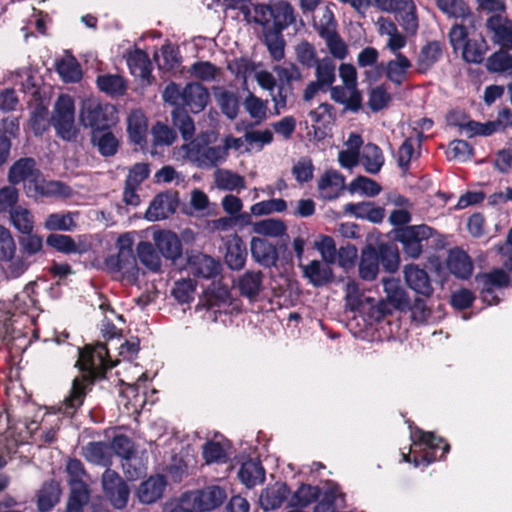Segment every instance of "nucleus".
Returning <instances> with one entry per match:
<instances>
[{
  "mask_svg": "<svg viewBox=\"0 0 512 512\" xmlns=\"http://www.w3.org/2000/svg\"><path fill=\"white\" fill-rule=\"evenodd\" d=\"M98 88L111 96L123 95L126 90L124 79L119 75H100L97 77Z\"/></svg>",
  "mask_w": 512,
  "mask_h": 512,
  "instance_id": "5fc2aeb1",
  "label": "nucleus"
},
{
  "mask_svg": "<svg viewBox=\"0 0 512 512\" xmlns=\"http://www.w3.org/2000/svg\"><path fill=\"white\" fill-rule=\"evenodd\" d=\"M175 155L199 167H212L227 158L226 148H223V145L205 146L196 141L183 144L175 151Z\"/></svg>",
  "mask_w": 512,
  "mask_h": 512,
  "instance_id": "39448f33",
  "label": "nucleus"
},
{
  "mask_svg": "<svg viewBox=\"0 0 512 512\" xmlns=\"http://www.w3.org/2000/svg\"><path fill=\"white\" fill-rule=\"evenodd\" d=\"M250 250L254 261L265 268L275 266L278 261L277 248L267 239L253 237L250 243Z\"/></svg>",
  "mask_w": 512,
  "mask_h": 512,
  "instance_id": "a211bd4d",
  "label": "nucleus"
},
{
  "mask_svg": "<svg viewBox=\"0 0 512 512\" xmlns=\"http://www.w3.org/2000/svg\"><path fill=\"white\" fill-rule=\"evenodd\" d=\"M225 263L232 270H241L246 263L247 249L243 241L235 236L227 243Z\"/></svg>",
  "mask_w": 512,
  "mask_h": 512,
  "instance_id": "2f4dec72",
  "label": "nucleus"
},
{
  "mask_svg": "<svg viewBox=\"0 0 512 512\" xmlns=\"http://www.w3.org/2000/svg\"><path fill=\"white\" fill-rule=\"evenodd\" d=\"M102 487L105 497L115 508L122 509L127 505L130 490L118 473L106 469L102 475Z\"/></svg>",
  "mask_w": 512,
  "mask_h": 512,
  "instance_id": "9d476101",
  "label": "nucleus"
},
{
  "mask_svg": "<svg viewBox=\"0 0 512 512\" xmlns=\"http://www.w3.org/2000/svg\"><path fill=\"white\" fill-rule=\"evenodd\" d=\"M272 14L274 30L283 31L296 21L294 8L283 0L272 5Z\"/></svg>",
  "mask_w": 512,
  "mask_h": 512,
  "instance_id": "72a5a7b5",
  "label": "nucleus"
},
{
  "mask_svg": "<svg viewBox=\"0 0 512 512\" xmlns=\"http://www.w3.org/2000/svg\"><path fill=\"white\" fill-rule=\"evenodd\" d=\"M290 490L285 483H275L262 491L259 499L261 507L266 510H275L279 508L287 499Z\"/></svg>",
  "mask_w": 512,
  "mask_h": 512,
  "instance_id": "393cba45",
  "label": "nucleus"
},
{
  "mask_svg": "<svg viewBox=\"0 0 512 512\" xmlns=\"http://www.w3.org/2000/svg\"><path fill=\"white\" fill-rule=\"evenodd\" d=\"M166 485L167 482L163 475L150 476L139 485L137 497L141 503H154L162 497Z\"/></svg>",
  "mask_w": 512,
  "mask_h": 512,
  "instance_id": "aec40b11",
  "label": "nucleus"
},
{
  "mask_svg": "<svg viewBox=\"0 0 512 512\" xmlns=\"http://www.w3.org/2000/svg\"><path fill=\"white\" fill-rule=\"evenodd\" d=\"M360 162L366 172L370 174H376L384 165V156L381 149L377 145L368 143L362 150Z\"/></svg>",
  "mask_w": 512,
  "mask_h": 512,
  "instance_id": "58836bf2",
  "label": "nucleus"
},
{
  "mask_svg": "<svg viewBox=\"0 0 512 512\" xmlns=\"http://www.w3.org/2000/svg\"><path fill=\"white\" fill-rule=\"evenodd\" d=\"M166 103L178 108H188L192 113L202 112L210 99L208 90L197 82L187 83L184 87L174 82L168 84L163 91Z\"/></svg>",
  "mask_w": 512,
  "mask_h": 512,
  "instance_id": "f03ea898",
  "label": "nucleus"
},
{
  "mask_svg": "<svg viewBox=\"0 0 512 512\" xmlns=\"http://www.w3.org/2000/svg\"><path fill=\"white\" fill-rule=\"evenodd\" d=\"M126 61L133 76L142 80H149L151 75V62L144 51L136 49L129 52Z\"/></svg>",
  "mask_w": 512,
  "mask_h": 512,
  "instance_id": "473e14b6",
  "label": "nucleus"
},
{
  "mask_svg": "<svg viewBox=\"0 0 512 512\" xmlns=\"http://www.w3.org/2000/svg\"><path fill=\"white\" fill-rule=\"evenodd\" d=\"M410 438L412 440L411 453H416V447L420 448L422 452L421 459L414 456V465L417 467L424 463L426 466L435 460H441L449 451V444L444 443L442 448L440 445L443 443L442 438H437L433 433L424 432L420 429L411 431Z\"/></svg>",
  "mask_w": 512,
  "mask_h": 512,
  "instance_id": "20e7f679",
  "label": "nucleus"
},
{
  "mask_svg": "<svg viewBox=\"0 0 512 512\" xmlns=\"http://www.w3.org/2000/svg\"><path fill=\"white\" fill-rule=\"evenodd\" d=\"M77 366L87 374L73 380L70 393L60 406V412L68 417H72L82 406L88 385L92 384L95 378L103 376L114 365L109 359L107 347L98 343L93 347L87 346L84 350H79Z\"/></svg>",
  "mask_w": 512,
  "mask_h": 512,
  "instance_id": "f257e3e1",
  "label": "nucleus"
},
{
  "mask_svg": "<svg viewBox=\"0 0 512 512\" xmlns=\"http://www.w3.org/2000/svg\"><path fill=\"white\" fill-rule=\"evenodd\" d=\"M60 494L61 490L56 482H45L37 494V506L39 511H50L58 503Z\"/></svg>",
  "mask_w": 512,
  "mask_h": 512,
  "instance_id": "c9c22d12",
  "label": "nucleus"
},
{
  "mask_svg": "<svg viewBox=\"0 0 512 512\" xmlns=\"http://www.w3.org/2000/svg\"><path fill=\"white\" fill-rule=\"evenodd\" d=\"M330 87V96L333 101L343 104L347 110L353 112L360 109L362 97L358 89H352L346 85Z\"/></svg>",
  "mask_w": 512,
  "mask_h": 512,
  "instance_id": "bb28decb",
  "label": "nucleus"
},
{
  "mask_svg": "<svg viewBox=\"0 0 512 512\" xmlns=\"http://www.w3.org/2000/svg\"><path fill=\"white\" fill-rule=\"evenodd\" d=\"M214 182L218 189L224 191H240L246 187L243 176L227 169H217L214 172Z\"/></svg>",
  "mask_w": 512,
  "mask_h": 512,
  "instance_id": "4c0bfd02",
  "label": "nucleus"
},
{
  "mask_svg": "<svg viewBox=\"0 0 512 512\" xmlns=\"http://www.w3.org/2000/svg\"><path fill=\"white\" fill-rule=\"evenodd\" d=\"M119 251L116 256H111L108 264L117 271H128L135 264L130 240L126 236L118 239Z\"/></svg>",
  "mask_w": 512,
  "mask_h": 512,
  "instance_id": "c756f323",
  "label": "nucleus"
},
{
  "mask_svg": "<svg viewBox=\"0 0 512 512\" xmlns=\"http://www.w3.org/2000/svg\"><path fill=\"white\" fill-rule=\"evenodd\" d=\"M343 503V494L339 491V487L333 484L327 489L323 498L315 506L314 512H335L337 508L342 507Z\"/></svg>",
  "mask_w": 512,
  "mask_h": 512,
  "instance_id": "09e8293b",
  "label": "nucleus"
},
{
  "mask_svg": "<svg viewBox=\"0 0 512 512\" xmlns=\"http://www.w3.org/2000/svg\"><path fill=\"white\" fill-rule=\"evenodd\" d=\"M449 271L460 279H468L473 272V263L470 257L461 249H452L447 259Z\"/></svg>",
  "mask_w": 512,
  "mask_h": 512,
  "instance_id": "5701e85b",
  "label": "nucleus"
},
{
  "mask_svg": "<svg viewBox=\"0 0 512 512\" xmlns=\"http://www.w3.org/2000/svg\"><path fill=\"white\" fill-rule=\"evenodd\" d=\"M173 124L181 133L184 140H190L195 134V125L193 119L187 111L182 108L175 107L171 113Z\"/></svg>",
  "mask_w": 512,
  "mask_h": 512,
  "instance_id": "864d4df0",
  "label": "nucleus"
},
{
  "mask_svg": "<svg viewBox=\"0 0 512 512\" xmlns=\"http://www.w3.org/2000/svg\"><path fill=\"white\" fill-rule=\"evenodd\" d=\"M32 261L17 251L11 232L0 225V274L6 280L20 278Z\"/></svg>",
  "mask_w": 512,
  "mask_h": 512,
  "instance_id": "7ed1b4c3",
  "label": "nucleus"
},
{
  "mask_svg": "<svg viewBox=\"0 0 512 512\" xmlns=\"http://www.w3.org/2000/svg\"><path fill=\"white\" fill-rule=\"evenodd\" d=\"M46 243L48 246L65 254L83 252V250L77 246L74 239L65 234H50L46 239Z\"/></svg>",
  "mask_w": 512,
  "mask_h": 512,
  "instance_id": "680f3d73",
  "label": "nucleus"
},
{
  "mask_svg": "<svg viewBox=\"0 0 512 512\" xmlns=\"http://www.w3.org/2000/svg\"><path fill=\"white\" fill-rule=\"evenodd\" d=\"M147 119L140 110L132 111L127 119V131L131 141L141 145L147 135Z\"/></svg>",
  "mask_w": 512,
  "mask_h": 512,
  "instance_id": "f704fd0d",
  "label": "nucleus"
},
{
  "mask_svg": "<svg viewBox=\"0 0 512 512\" xmlns=\"http://www.w3.org/2000/svg\"><path fill=\"white\" fill-rule=\"evenodd\" d=\"M13 227L22 234H29L34 229V216L32 212L21 205H17L9 213Z\"/></svg>",
  "mask_w": 512,
  "mask_h": 512,
  "instance_id": "c03bdc74",
  "label": "nucleus"
},
{
  "mask_svg": "<svg viewBox=\"0 0 512 512\" xmlns=\"http://www.w3.org/2000/svg\"><path fill=\"white\" fill-rule=\"evenodd\" d=\"M330 263L312 260L307 265H300L303 274L315 286H323L332 280L333 272L329 266Z\"/></svg>",
  "mask_w": 512,
  "mask_h": 512,
  "instance_id": "b1692460",
  "label": "nucleus"
},
{
  "mask_svg": "<svg viewBox=\"0 0 512 512\" xmlns=\"http://www.w3.org/2000/svg\"><path fill=\"white\" fill-rule=\"evenodd\" d=\"M486 68L491 72L508 71L512 69V55L508 53V50L501 49L488 57Z\"/></svg>",
  "mask_w": 512,
  "mask_h": 512,
  "instance_id": "774afa93",
  "label": "nucleus"
},
{
  "mask_svg": "<svg viewBox=\"0 0 512 512\" xmlns=\"http://www.w3.org/2000/svg\"><path fill=\"white\" fill-rule=\"evenodd\" d=\"M345 179L336 170L326 171L318 181V190L322 198L327 200L336 199L343 191Z\"/></svg>",
  "mask_w": 512,
  "mask_h": 512,
  "instance_id": "412c9836",
  "label": "nucleus"
},
{
  "mask_svg": "<svg viewBox=\"0 0 512 512\" xmlns=\"http://www.w3.org/2000/svg\"><path fill=\"white\" fill-rule=\"evenodd\" d=\"M78 215V212L51 213L46 217L43 226L48 231H73Z\"/></svg>",
  "mask_w": 512,
  "mask_h": 512,
  "instance_id": "e433bc0d",
  "label": "nucleus"
},
{
  "mask_svg": "<svg viewBox=\"0 0 512 512\" xmlns=\"http://www.w3.org/2000/svg\"><path fill=\"white\" fill-rule=\"evenodd\" d=\"M244 108L252 119L257 123L264 121L267 117L268 101L250 93L243 102Z\"/></svg>",
  "mask_w": 512,
  "mask_h": 512,
  "instance_id": "bf43d9fd",
  "label": "nucleus"
},
{
  "mask_svg": "<svg viewBox=\"0 0 512 512\" xmlns=\"http://www.w3.org/2000/svg\"><path fill=\"white\" fill-rule=\"evenodd\" d=\"M196 283L192 279L176 281L171 291L172 296L180 304L190 303L194 300Z\"/></svg>",
  "mask_w": 512,
  "mask_h": 512,
  "instance_id": "0e129e2a",
  "label": "nucleus"
},
{
  "mask_svg": "<svg viewBox=\"0 0 512 512\" xmlns=\"http://www.w3.org/2000/svg\"><path fill=\"white\" fill-rule=\"evenodd\" d=\"M238 476L243 484L251 488L264 481L265 471L259 461L250 459L242 464Z\"/></svg>",
  "mask_w": 512,
  "mask_h": 512,
  "instance_id": "a19ab883",
  "label": "nucleus"
},
{
  "mask_svg": "<svg viewBox=\"0 0 512 512\" xmlns=\"http://www.w3.org/2000/svg\"><path fill=\"white\" fill-rule=\"evenodd\" d=\"M139 261L152 272L161 268V258L153 245L149 242H140L137 246Z\"/></svg>",
  "mask_w": 512,
  "mask_h": 512,
  "instance_id": "3c124183",
  "label": "nucleus"
},
{
  "mask_svg": "<svg viewBox=\"0 0 512 512\" xmlns=\"http://www.w3.org/2000/svg\"><path fill=\"white\" fill-rule=\"evenodd\" d=\"M337 26L334 13L329 6L322 8L314 20V28L320 37L337 32Z\"/></svg>",
  "mask_w": 512,
  "mask_h": 512,
  "instance_id": "603ef678",
  "label": "nucleus"
},
{
  "mask_svg": "<svg viewBox=\"0 0 512 512\" xmlns=\"http://www.w3.org/2000/svg\"><path fill=\"white\" fill-rule=\"evenodd\" d=\"M386 300L396 309L404 308L408 304V298L400 281L395 278H384L382 280Z\"/></svg>",
  "mask_w": 512,
  "mask_h": 512,
  "instance_id": "79ce46f5",
  "label": "nucleus"
},
{
  "mask_svg": "<svg viewBox=\"0 0 512 512\" xmlns=\"http://www.w3.org/2000/svg\"><path fill=\"white\" fill-rule=\"evenodd\" d=\"M72 195V189L61 181L45 180L39 176L37 181L27 191L29 198H67Z\"/></svg>",
  "mask_w": 512,
  "mask_h": 512,
  "instance_id": "4468645a",
  "label": "nucleus"
},
{
  "mask_svg": "<svg viewBox=\"0 0 512 512\" xmlns=\"http://www.w3.org/2000/svg\"><path fill=\"white\" fill-rule=\"evenodd\" d=\"M178 206V200L172 193H160L151 201L145 217L149 221H159L168 218Z\"/></svg>",
  "mask_w": 512,
  "mask_h": 512,
  "instance_id": "f3484780",
  "label": "nucleus"
},
{
  "mask_svg": "<svg viewBox=\"0 0 512 512\" xmlns=\"http://www.w3.org/2000/svg\"><path fill=\"white\" fill-rule=\"evenodd\" d=\"M18 243L20 247L18 252L26 256L28 260L39 253L43 248L42 237L37 234H32V232L20 237Z\"/></svg>",
  "mask_w": 512,
  "mask_h": 512,
  "instance_id": "338daca9",
  "label": "nucleus"
},
{
  "mask_svg": "<svg viewBox=\"0 0 512 512\" xmlns=\"http://www.w3.org/2000/svg\"><path fill=\"white\" fill-rule=\"evenodd\" d=\"M404 277L409 288L423 296H430L433 292L429 276L424 269L415 264H409L404 267Z\"/></svg>",
  "mask_w": 512,
  "mask_h": 512,
  "instance_id": "6ab92c4d",
  "label": "nucleus"
},
{
  "mask_svg": "<svg viewBox=\"0 0 512 512\" xmlns=\"http://www.w3.org/2000/svg\"><path fill=\"white\" fill-rule=\"evenodd\" d=\"M199 512H210L223 504L227 498L224 488L212 485L186 493Z\"/></svg>",
  "mask_w": 512,
  "mask_h": 512,
  "instance_id": "9b49d317",
  "label": "nucleus"
},
{
  "mask_svg": "<svg viewBox=\"0 0 512 512\" xmlns=\"http://www.w3.org/2000/svg\"><path fill=\"white\" fill-rule=\"evenodd\" d=\"M377 255H379V263L387 272H395L399 267V254L398 249L391 244L382 243L377 248Z\"/></svg>",
  "mask_w": 512,
  "mask_h": 512,
  "instance_id": "6e6d98bb",
  "label": "nucleus"
},
{
  "mask_svg": "<svg viewBox=\"0 0 512 512\" xmlns=\"http://www.w3.org/2000/svg\"><path fill=\"white\" fill-rule=\"evenodd\" d=\"M376 26L378 34L387 39L385 48L393 55L402 54L401 49L407 45V38L396 24L388 18L379 17Z\"/></svg>",
  "mask_w": 512,
  "mask_h": 512,
  "instance_id": "dca6fc26",
  "label": "nucleus"
},
{
  "mask_svg": "<svg viewBox=\"0 0 512 512\" xmlns=\"http://www.w3.org/2000/svg\"><path fill=\"white\" fill-rule=\"evenodd\" d=\"M154 242L163 257L176 260L181 256L182 244L178 236L170 231H161L154 234Z\"/></svg>",
  "mask_w": 512,
  "mask_h": 512,
  "instance_id": "4be33fe9",
  "label": "nucleus"
},
{
  "mask_svg": "<svg viewBox=\"0 0 512 512\" xmlns=\"http://www.w3.org/2000/svg\"><path fill=\"white\" fill-rule=\"evenodd\" d=\"M115 109L113 106L102 105L95 101H87L83 104L80 113V121L85 127H90L93 131L107 129L114 123Z\"/></svg>",
  "mask_w": 512,
  "mask_h": 512,
  "instance_id": "0eeeda50",
  "label": "nucleus"
},
{
  "mask_svg": "<svg viewBox=\"0 0 512 512\" xmlns=\"http://www.w3.org/2000/svg\"><path fill=\"white\" fill-rule=\"evenodd\" d=\"M433 235V229L428 225L406 226L397 233V240L402 244L404 253L413 258H418L422 251L424 242Z\"/></svg>",
  "mask_w": 512,
  "mask_h": 512,
  "instance_id": "6e6552de",
  "label": "nucleus"
},
{
  "mask_svg": "<svg viewBox=\"0 0 512 512\" xmlns=\"http://www.w3.org/2000/svg\"><path fill=\"white\" fill-rule=\"evenodd\" d=\"M214 96L222 113L229 119H235L239 111L238 97L235 93L224 88H215Z\"/></svg>",
  "mask_w": 512,
  "mask_h": 512,
  "instance_id": "37998d69",
  "label": "nucleus"
},
{
  "mask_svg": "<svg viewBox=\"0 0 512 512\" xmlns=\"http://www.w3.org/2000/svg\"><path fill=\"white\" fill-rule=\"evenodd\" d=\"M491 41L502 49H512V21L500 14L490 16L485 23Z\"/></svg>",
  "mask_w": 512,
  "mask_h": 512,
  "instance_id": "ddd939ff",
  "label": "nucleus"
},
{
  "mask_svg": "<svg viewBox=\"0 0 512 512\" xmlns=\"http://www.w3.org/2000/svg\"><path fill=\"white\" fill-rule=\"evenodd\" d=\"M345 299L347 307L351 310L361 309L364 301L370 304L373 302L372 298L364 296L359 284L354 280L348 281L345 285Z\"/></svg>",
  "mask_w": 512,
  "mask_h": 512,
  "instance_id": "13d9d810",
  "label": "nucleus"
},
{
  "mask_svg": "<svg viewBox=\"0 0 512 512\" xmlns=\"http://www.w3.org/2000/svg\"><path fill=\"white\" fill-rule=\"evenodd\" d=\"M442 55V46L439 42H429L422 47L419 57L418 64L421 68L427 69L436 63Z\"/></svg>",
  "mask_w": 512,
  "mask_h": 512,
  "instance_id": "69168bd1",
  "label": "nucleus"
},
{
  "mask_svg": "<svg viewBox=\"0 0 512 512\" xmlns=\"http://www.w3.org/2000/svg\"><path fill=\"white\" fill-rule=\"evenodd\" d=\"M262 284L263 274L260 271H246L237 280V288L240 294L249 299H254L259 295Z\"/></svg>",
  "mask_w": 512,
  "mask_h": 512,
  "instance_id": "7c9ffc66",
  "label": "nucleus"
},
{
  "mask_svg": "<svg viewBox=\"0 0 512 512\" xmlns=\"http://www.w3.org/2000/svg\"><path fill=\"white\" fill-rule=\"evenodd\" d=\"M488 50V45L484 39H469L459 50L462 58L467 63H481Z\"/></svg>",
  "mask_w": 512,
  "mask_h": 512,
  "instance_id": "a18cd8bd",
  "label": "nucleus"
},
{
  "mask_svg": "<svg viewBox=\"0 0 512 512\" xmlns=\"http://www.w3.org/2000/svg\"><path fill=\"white\" fill-rule=\"evenodd\" d=\"M66 471L69 475V484L71 491H88L84 482L86 475L83 464L80 460L70 459L67 462Z\"/></svg>",
  "mask_w": 512,
  "mask_h": 512,
  "instance_id": "4d7b16f0",
  "label": "nucleus"
},
{
  "mask_svg": "<svg viewBox=\"0 0 512 512\" xmlns=\"http://www.w3.org/2000/svg\"><path fill=\"white\" fill-rule=\"evenodd\" d=\"M316 81L324 87H330L336 79V65L329 57L319 59L314 65Z\"/></svg>",
  "mask_w": 512,
  "mask_h": 512,
  "instance_id": "8fccbe9b",
  "label": "nucleus"
},
{
  "mask_svg": "<svg viewBox=\"0 0 512 512\" xmlns=\"http://www.w3.org/2000/svg\"><path fill=\"white\" fill-rule=\"evenodd\" d=\"M188 269L194 276L214 279L220 275L222 265L218 260L209 255L195 253L188 258Z\"/></svg>",
  "mask_w": 512,
  "mask_h": 512,
  "instance_id": "2eb2a0df",
  "label": "nucleus"
},
{
  "mask_svg": "<svg viewBox=\"0 0 512 512\" xmlns=\"http://www.w3.org/2000/svg\"><path fill=\"white\" fill-rule=\"evenodd\" d=\"M423 138V133L417 132L416 137L406 138L400 146L397 154V162L403 171L409 169L410 162L415 155V146H420Z\"/></svg>",
  "mask_w": 512,
  "mask_h": 512,
  "instance_id": "de8ad7c7",
  "label": "nucleus"
},
{
  "mask_svg": "<svg viewBox=\"0 0 512 512\" xmlns=\"http://www.w3.org/2000/svg\"><path fill=\"white\" fill-rule=\"evenodd\" d=\"M92 142L98 148L99 153L104 157L115 155L119 148L118 139L110 131H93Z\"/></svg>",
  "mask_w": 512,
  "mask_h": 512,
  "instance_id": "49530a36",
  "label": "nucleus"
},
{
  "mask_svg": "<svg viewBox=\"0 0 512 512\" xmlns=\"http://www.w3.org/2000/svg\"><path fill=\"white\" fill-rule=\"evenodd\" d=\"M379 255L376 247L366 246L362 252L358 265L359 276L365 281L376 279L379 272Z\"/></svg>",
  "mask_w": 512,
  "mask_h": 512,
  "instance_id": "a878e982",
  "label": "nucleus"
},
{
  "mask_svg": "<svg viewBox=\"0 0 512 512\" xmlns=\"http://www.w3.org/2000/svg\"><path fill=\"white\" fill-rule=\"evenodd\" d=\"M411 67V61L404 54H396L394 59L386 63L385 76L389 81L399 86L406 80Z\"/></svg>",
  "mask_w": 512,
  "mask_h": 512,
  "instance_id": "cd10ccee",
  "label": "nucleus"
},
{
  "mask_svg": "<svg viewBox=\"0 0 512 512\" xmlns=\"http://www.w3.org/2000/svg\"><path fill=\"white\" fill-rule=\"evenodd\" d=\"M52 125L63 140L71 141L77 136L74 120V102L68 95H61L54 106Z\"/></svg>",
  "mask_w": 512,
  "mask_h": 512,
  "instance_id": "423d86ee",
  "label": "nucleus"
},
{
  "mask_svg": "<svg viewBox=\"0 0 512 512\" xmlns=\"http://www.w3.org/2000/svg\"><path fill=\"white\" fill-rule=\"evenodd\" d=\"M436 6L449 18L463 21L473 18V14L464 0H436Z\"/></svg>",
  "mask_w": 512,
  "mask_h": 512,
  "instance_id": "ea45409f",
  "label": "nucleus"
},
{
  "mask_svg": "<svg viewBox=\"0 0 512 512\" xmlns=\"http://www.w3.org/2000/svg\"><path fill=\"white\" fill-rule=\"evenodd\" d=\"M39 176H41V171L37 168L36 161L33 158L25 157L20 158L10 167L8 181L12 185L24 182L27 193L28 188L33 186Z\"/></svg>",
  "mask_w": 512,
  "mask_h": 512,
  "instance_id": "f8f14e48",
  "label": "nucleus"
},
{
  "mask_svg": "<svg viewBox=\"0 0 512 512\" xmlns=\"http://www.w3.org/2000/svg\"><path fill=\"white\" fill-rule=\"evenodd\" d=\"M264 41L271 57L280 61L284 58V40L282 31L267 29L264 31Z\"/></svg>",
  "mask_w": 512,
  "mask_h": 512,
  "instance_id": "052dcab7",
  "label": "nucleus"
},
{
  "mask_svg": "<svg viewBox=\"0 0 512 512\" xmlns=\"http://www.w3.org/2000/svg\"><path fill=\"white\" fill-rule=\"evenodd\" d=\"M253 231L263 236L280 237L286 233V226L283 221L270 218L254 223Z\"/></svg>",
  "mask_w": 512,
  "mask_h": 512,
  "instance_id": "e2e57ef3",
  "label": "nucleus"
},
{
  "mask_svg": "<svg viewBox=\"0 0 512 512\" xmlns=\"http://www.w3.org/2000/svg\"><path fill=\"white\" fill-rule=\"evenodd\" d=\"M509 275L502 269H494L489 273L476 276L475 281L480 289L482 300L488 305H496L500 299L496 289L503 288L509 283Z\"/></svg>",
  "mask_w": 512,
  "mask_h": 512,
  "instance_id": "1a4fd4ad",
  "label": "nucleus"
},
{
  "mask_svg": "<svg viewBox=\"0 0 512 512\" xmlns=\"http://www.w3.org/2000/svg\"><path fill=\"white\" fill-rule=\"evenodd\" d=\"M345 211L356 218L366 219L373 223H380L385 216V210L375 206L372 202L348 203L345 205Z\"/></svg>",
  "mask_w": 512,
  "mask_h": 512,
  "instance_id": "c85d7f7f",
  "label": "nucleus"
}]
</instances>
